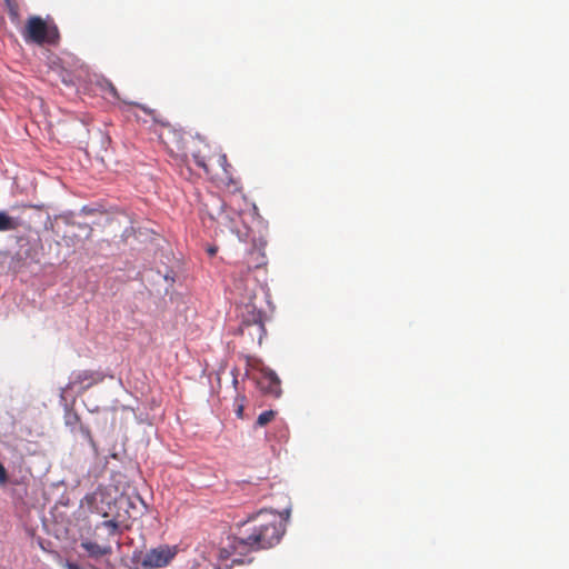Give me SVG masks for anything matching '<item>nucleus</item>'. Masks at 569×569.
Wrapping results in <instances>:
<instances>
[{"label":"nucleus","mask_w":569,"mask_h":569,"mask_svg":"<svg viewBox=\"0 0 569 569\" xmlns=\"http://www.w3.org/2000/svg\"><path fill=\"white\" fill-rule=\"evenodd\" d=\"M237 538L239 545L250 550L267 549L280 542L284 531V522L279 513L260 511L246 523Z\"/></svg>","instance_id":"1"},{"label":"nucleus","mask_w":569,"mask_h":569,"mask_svg":"<svg viewBox=\"0 0 569 569\" xmlns=\"http://www.w3.org/2000/svg\"><path fill=\"white\" fill-rule=\"evenodd\" d=\"M201 211L206 213L210 220L216 221L218 226L223 227L232 233L239 234L236 220L240 216L238 212H228L224 201L214 193H210L203 201Z\"/></svg>","instance_id":"2"},{"label":"nucleus","mask_w":569,"mask_h":569,"mask_svg":"<svg viewBox=\"0 0 569 569\" xmlns=\"http://www.w3.org/2000/svg\"><path fill=\"white\" fill-rule=\"evenodd\" d=\"M22 37L27 43H56L58 39L57 29H50L46 21L38 17L33 16L27 20L26 27L22 30Z\"/></svg>","instance_id":"3"},{"label":"nucleus","mask_w":569,"mask_h":569,"mask_svg":"<svg viewBox=\"0 0 569 569\" xmlns=\"http://www.w3.org/2000/svg\"><path fill=\"white\" fill-rule=\"evenodd\" d=\"M82 503L86 505L91 512L107 518L112 512L116 498L111 490L100 486L93 492L88 493L83 498Z\"/></svg>","instance_id":"4"},{"label":"nucleus","mask_w":569,"mask_h":569,"mask_svg":"<svg viewBox=\"0 0 569 569\" xmlns=\"http://www.w3.org/2000/svg\"><path fill=\"white\" fill-rule=\"evenodd\" d=\"M177 555L176 547L166 545L150 549L143 555L140 563L144 569H158L167 567Z\"/></svg>","instance_id":"5"},{"label":"nucleus","mask_w":569,"mask_h":569,"mask_svg":"<svg viewBox=\"0 0 569 569\" xmlns=\"http://www.w3.org/2000/svg\"><path fill=\"white\" fill-rule=\"evenodd\" d=\"M247 316H243V320L240 327L241 333H248L249 336L257 337L258 343L261 345L262 339L266 335V328L263 323V315L258 311L253 306H247Z\"/></svg>","instance_id":"6"},{"label":"nucleus","mask_w":569,"mask_h":569,"mask_svg":"<svg viewBox=\"0 0 569 569\" xmlns=\"http://www.w3.org/2000/svg\"><path fill=\"white\" fill-rule=\"evenodd\" d=\"M254 379L259 390L263 395L273 398H279L281 396V380L272 369L264 366L259 368V376Z\"/></svg>","instance_id":"7"},{"label":"nucleus","mask_w":569,"mask_h":569,"mask_svg":"<svg viewBox=\"0 0 569 569\" xmlns=\"http://www.w3.org/2000/svg\"><path fill=\"white\" fill-rule=\"evenodd\" d=\"M161 142L171 151H182L184 148L183 134L181 130L173 128L169 123H161L158 133Z\"/></svg>","instance_id":"8"},{"label":"nucleus","mask_w":569,"mask_h":569,"mask_svg":"<svg viewBox=\"0 0 569 569\" xmlns=\"http://www.w3.org/2000/svg\"><path fill=\"white\" fill-rule=\"evenodd\" d=\"M104 375L98 371L83 370L73 376L71 385L82 386L83 389H88L101 381H103Z\"/></svg>","instance_id":"9"},{"label":"nucleus","mask_w":569,"mask_h":569,"mask_svg":"<svg viewBox=\"0 0 569 569\" xmlns=\"http://www.w3.org/2000/svg\"><path fill=\"white\" fill-rule=\"evenodd\" d=\"M24 222L19 217H12L7 211L0 210V232L14 231L23 227Z\"/></svg>","instance_id":"10"},{"label":"nucleus","mask_w":569,"mask_h":569,"mask_svg":"<svg viewBox=\"0 0 569 569\" xmlns=\"http://www.w3.org/2000/svg\"><path fill=\"white\" fill-rule=\"evenodd\" d=\"M81 547L89 553L90 557L100 558L111 553L110 546H100L93 541H83Z\"/></svg>","instance_id":"11"},{"label":"nucleus","mask_w":569,"mask_h":569,"mask_svg":"<svg viewBox=\"0 0 569 569\" xmlns=\"http://www.w3.org/2000/svg\"><path fill=\"white\" fill-rule=\"evenodd\" d=\"M266 263H267L266 257L260 250L254 249L248 253V268L249 269L260 268V267L264 266Z\"/></svg>","instance_id":"12"},{"label":"nucleus","mask_w":569,"mask_h":569,"mask_svg":"<svg viewBox=\"0 0 569 569\" xmlns=\"http://www.w3.org/2000/svg\"><path fill=\"white\" fill-rule=\"evenodd\" d=\"M217 163L223 170L226 178L230 183H234L233 179L230 177L231 164L228 162V158L226 153H217L216 156Z\"/></svg>","instance_id":"13"},{"label":"nucleus","mask_w":569,"mask_h":569,"mask_svg":"<svg viewBox=\"0 0 569 569\" xmlns=\"http://www.w3.org/2000/svg\"><path fill=\"white\" fill-rule=\"evenodd\" d=\"M276 415H277V411H274V410H266V411L261 412L258 416L256 426L264 427L266 425H268L269 422H271L274 419Z\"/></svg>","instance_id":"14"},{"label":"nucleus","mask_w":569,"mask_h":569,"mask_svg":"<svg viewBox=\"0 0 569 569\" xmlns=\"http://www.w3.org/2000/svg\"><path fill=\"white\" fill-rule=\"evenodd\" d=\"M12 20L19 18V6L14 0H4Z\"/></svg>","instance_id":"15"},{"label":"nucleus","mask_w":569,"mask_h":569,"mask_svg":"<svg viewBox=\"0 0 569 569\" xmlns=\"http://www.w3.org/2000/svg\"><path fill=\"white\" fill-rule=\"evenodd\" d=\"M192 157H193L194 163L199 168L203 169L206 173H209V168H208V163H207L206 157L201 156L199 152L198 153H193Z\"/></svg>","instance_id":"16"},{"label":"nucleus","mask_w":569,"mask_h":569,"mask_svg":"<svg viewBox=\"0 0 569 569\" xmlns=\"http://www.w3.org/2000/svg\"><path fill=\"white\" fill-rule=\"evenodd\" d=\"M244 396L238 397L236 399V415L238 418H243V409H244Z\"/></svg>","instance_id":"17"},{"label":"nucleus","mask_w":569,"mask_h":569,"mask_svg":"<svg viewBox=\"0 0 569 569\" xmlns=\"http://www.w3.org/2000/svg\"><path fill=\"white\" fill-rule=\"evenodd\" d=\"M104 528H107L110 535H114L118 531L119 525L114 519L106 520L101 523Z\"/></svg>","instance_id":"18"},{"label":"nucleus","mask_w":569,"mask_h":569,"mask_svg":"<svg viewBox=\"0 0 569 569\" xmlns=\"http://www.w3.org/2000/svg\"><path fill=\"white\" fill-rule=\"evenodd\" d=\"M80 421L79 416L76 412H68L66 415V425L67 426H74Z\"/></svg>","instance_id":"19"},{"label":"nucleus","mask_w":569,"mask_h":569,"mask_svg":"<svg viewBox=\"0 0 569 569\" xmlns=\"http://www.w3.org/2000/svg\"><path fill=\"white\" fill-rule=\"evenodd\" d=\"M8 482V472L4 466L0 462V485L4 486Z\"/></svg>","instance_id":"20"},{"label":"nucleus","mask_w":569,"mask_h":569,"mask_svg":"<svg viewBox=\"0 0 569 569\" xmlns=\"http://www.w3.org/2000/svg\"><path fill=\"white\" fill-rule=\"evenodd\" d=\"M237 538H238V537H236V538H234V545H233V548H234L236 550H239V553H242V550H240V549H244V548H247L248 550H250L248 547H243V546L239 545V543H238V541H237Z\"/></svg>","instance_id":"21"},{"label":"nucleus","mask_w":569,"mask_h":569,"mask_svg":"<svg viewBox=\"0 0 569 569\" xmlns=\"http://www.w3.org/2000/svg\"><path fill=\"white\" fill-rule=\"evenodd\" d=\"M69 569H81L80 567H78L77 565H73V563H70L68 566Z\"/></svg>","instance_id":"22"},{"label":"nucleus","mask_w":569,"mask_h":569,"mask_svg":"<svg viewBox=\"0 0 569 569\" xmlns=\"http://www.w3.org/2000/svg\"><path fill=\"white\" fill-rule=\"evenodd\" d=\"M216 251L217 250L214 248H211V249H209V254L213 256L216 253Z\"/></svg>","instance_id":"23"}]
</instances>
